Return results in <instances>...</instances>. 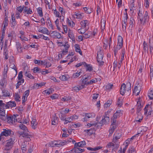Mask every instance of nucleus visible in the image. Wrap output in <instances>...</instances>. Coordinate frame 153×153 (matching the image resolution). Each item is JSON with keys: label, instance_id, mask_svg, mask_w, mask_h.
Wrapping results in <instances>:
<instances>
[{"label": "nucleus", "instance_id": "obj_30", "mask_svg": "<svg viewBox=\"0 0 153 153\" xmlns=\"http://www.w3.org/2000/svg\"><path fill=\"white\" fill-rule=\"evenodd\" d=\"M32 119V120L31 122V125L32 128L34 129H35L36 127V126L37 124V123L36 122L35 119H34V118Z\"/></svg>", "mask_w": 153, "mask_h": 153}, {"label": "nucleus", "instance_id": "obj_55", "mask_svg": "<svg viewBox=\"0 0 153 153\" xmlns=\"http://www.w3.org/2000/svg\"><path fill=\"white\" fill-rule=\"evenodd\" d=\"M44 62H45V65L46 66V67H49L51 65V63L48 61V59H45Z\"/></svg>", "mask_w": 153, "mask_h": 153}, {"label": "nucleus", "instance_id": "obj_3", "mask_svg": "<svg viewBox=\"0 0 153 153\" xmlns=\"http://www.w3.org/2000/svg\"><path fill=\"white\" fill-rule=\"evenodd\" d=\"M131 84L129 82H128L126 85L124 83L121 85L120 89V94L122 95H124L126 91H131Z\"/></svg>", "mask_w": 153, "mask_h": 153}, {"label": "nucleus", "instance_id": "obj_23", "mask_svg": "<svg viewBox=\"0 0 153 153\" xmlns=\"http://www.w3.org/2000/svg\"><path fill=\"white\" fill-rule=\"evenodd\" d=\"M1 90L2 93L3 94L2 95V97H10V93L7 90L5 89H3Z\"/></svg>", "mask_w": 153, "mask_h": 153}, {"label": "nucleus", "instance_id": "obj_50", "mask_svg": "<svg viewBox=\"0 0 153 153\" xmlns=\"http://www.w3.org/2000/svg\"><path fill=\"white\" fill-rule=\"evenodd\" d=\"M113 86V84L109 83L105 86V88L107 90H110L112 88Z\"/></svg>", "mask_w": 153, "mask_h": 153}, {"label": "nucleus", "instance_id": "obj_40", "mask_svg": "<svg viewBox=\"0 0 153 153\" xmlns=\"http://www.w3.org/2000/svg\"><path fill=\"white\" fill-rule=\"evenodd\" d=\"M105 23H106V20L105 19L102 18L101 20V27L105 28Z\"/></svg>", "mask_w": 153, "mask_h": 153}, {"label": "nucleus", "instance_id": "obj_62", "mask_svg": "<svg viewBox=\"0 0 153 153\" xmlns=\"http://www.w3.org/2000/svg\"><path fill=\"white\" fill-rule=\"evenodd\" d=\"M97 81L96 79H93L91 80L90 81L88 82V84L89 85H91L93 83H95L97 82Z\"/></svg>", "mask_w": 153, "mask_h": 153}, {"label": "nucleus", "instance_id": "obj_36", "mask_svg": "<svg viewBox=\"0 0 153 153\" xmlns=\"http://www.w3.org/2000/svg\"><path fill=\"white\" fill-rule=\"evenodd\" d=\"M45 85V83L41 82L39 83H36L34 84V87L36 89H38L39 87H41Z\"/></svg>", "mask_w": 153, "mask_h": 153}, {"label": "nucleus", "instance_id": "obj_15", "mask_svg": "<svg viewBox=\"0 0 153 153\" xmlns=\"http://www.w3.org/2000/svg\"><path fill=\"white\" fill-rule=\"evenodd\" d=\"M86 145V143L85 141L83 140L82 141L79 142L78 143H75V146H77L79 148H82Z\"/></svg>", "mask_w": 153, "mask_h": 153}, {"label": "nucleus", "instance_id": "obj_51", "mask_svg": "<svg viewBox=\"0 0 153 153\" xmlns=\"http://www.w3.org/2000/svg\"><path fill=\"white\" fill-rule=\"evenodd\" d=\"M25 76L27 77L30 79H33L34 78V77L31 74L28 73L27 72H25Z\"/></svg>", "mask_w": 153, "mask_h": 153}, {"label": "nucleus", "instance_id": "obj_18", "mask_svg": "<svg viewBox=\"0 0 153 153\" xmlns=\"http://www.w3.org/2000/svg\"><path fill=\"white\" fill-rule=\"evenodd\" d=\"M16 47L19 53L22 51L23 48L21 44L19 42H16Z\"/></svg>", "mask_w": 153, "mask_h": 153}, {"label": "nucleus", "instance_id": "obj_54", "mask_svg": "<svg viewBox=\"0 0 153 153\" xmlns=\"http://www.w3.org/2000/svg\"><path fill=\"white\" fill-rule=\"evenodd\" d=\"M71 99V98L70 96H68V97H64L62 98V100H63L64 101H68L70 100Z\"/></svg>", "mask_w": 153, "mask_h": 153}, {"label": "nucleus", "instance_id": "obj_53", "mask_svg": "<svg viewBox=\"0 0 153 153\" xmlns=\"http://www.w3.org/2000/svg\"><path fill=\"white\" fill-rule=\"evenodd\" d=\"M59 78L63 81H65L67 80L68 77L65 75H62L60 76Z\"/></svg>", "mask_w": 153, "mask_h": 153}, {"label": "nucleus", "instance_id": "obj_25", "mask_svg": "<svg viewBox=\"0 0 153 153\" xmlns=\"http://www.w3.org/2000/svg\"><path fill=\"white\" fill-rule=\"evenodd\" d=\"M122 114V113L121 112V110H117L116 112L113 115V117L114 119H117V117L120 116Z\"/></svg>", "mask_w": 153, "mask_h": 153}, {"label": "nucleus", "instance_id": "obj_16", "mask_svg": "<svg viewBox=\"0 0 153 153\" xmlns=\"http://www.w3.org/2000/svg\"><path fill=\"white\" fill-rule=\"evenodd\" d=\"M38 31L43 34H46L47 35H49L50 34L49 31L48 29L45 27H40V28L39 29Z\"/></svg>", "mask_w": 153, "mask_h": 153}, {"label": "nucleus", "instance_id": "obj_11", "mask_svg": "<svg viewBox=\"0 0 153 153\" xmlns=\"http://www.w3.org/2000/svg\"><path fill=\"white\" fill-rule=\"evenodd\" d=\"M84 151V149L78 147L77 146H74V148L70 151V152L71 153L73 152V153H82Z\"/></svg>", "mask_w": 153, "mask_h": 153}, {"label": "nucleus", "instance_id": "obj_49", "mask_svg": "<svg viewBox=\"0 0 153 153\" xmlns=\"http://www.w3.org/2000/svg\"><path fill=\"white\" fill-rule=\"evenodd\" d=\"M85 66H86L87 67V70L88 71H92L93 68L92 66L90 65L89 64H85Z\"/></svg>", "mask_w": 153, "mask_h": 153}, {"label": "nucleus", "instance_id": "obj_28", "mask_svg": "<svg viewBox=\"0 0 153 153\" xmlns=\"http://www.w3.org/2000/svg\"><path fill=\"white\" fill-rule=\"evenodd\" d=\"M88 23V21L87 20H82L80 22V24L81 26V27L85 28L87 24Z\"/></svg>", "mask_w": 153, "mask_h": 153}, {"label": "nucleus", "instance_id": "obj_10", "mask_svg": "<svg viewBox=\"0 0 153 153\" xmlns=\"http://www.w3.org/2000/svg\"><path fill=\"white\" fill-rule=\"evenodd\" d=\"M123 46V39L121 36H119L117 39V44L116 47L118 49H120Z\"/></svg>", "mask_w": 153, "mask_h": 153}, {"label": "nucleus", "instance_id": "obj_44", "mask_svg": "<svg viewBox=\"0 0 153 153\" xmlns=\"http://www.w3.org/2000/svg\"><path fill=\"white\" fill-rule=\"evenodd\" d=\"M112 101L110 100H108L107 102L105 103L104 105V107L105 108H107L109 107L110 105L111 104Z\"/></svg>", "mask_w": 153, "mask_h": 153}, {"label": "nucleus", "instance_id": "obj_19", "mask_svg": "<svg viewBox=\"0 0 153 153\" xmlns=\"http://www.w3.org/2000/svg\"><path fill=\"white\" fill-rule=\"evenodd\" d=\"M52 33L53 34L52 36L53 38L60 39L61 38V34L59 32L53 31Z\"/></svg>", "mask_w": 153, "mask_h": 153}, {"label": "nucleus", "instance_id": "obj_24", "mask_svg": "<svg viewBox=\"0 0 153 153\" xmlns=\"http://www.w3.org/2000/svg\"><path fill=\"white\" fill-rule=\"evenodd\" d=\"M92 33L91 31H88L86 33H84L83 35V38L85 39L89 38L90 36H92Z\"/></svg>", "mask_w": 153, "mask_h": 153}, {"label": "nucleus", "instance_id": "obj_32", "mask_svg": "<svg viewBox=\"0 0 153 153\" xmlns=\"http://www.w3.org/2000/svg\"><path fill=\"white\" fill-rule=\"evenodd\" d=\"M102 147L100 146H98L95 147L94 148H92L90 147L87 148L88 150L91 151H95L100 149Z\"/></svg>", "mask_w": 153, "mask_h": 153}, {"label": "nucleus", "instance_id": "obj_20", "mask_svg": "<svg viewBox=\"0 0 153 153\" xmlns=\"http://www.w3.org/2000/svg\"><path fill=\"white\" fill-rule=\"evenodd\" d=\"M59 119L57 117L56 114L53 117V119H52V124L54 125H56L58 124Z\"/></svg>", "mask_w": 153, "mask_h": 153}, {"label": "nucleus", "instance_id": "obj_7", "mask_svg": "<svg viewBox=\"0 0 153 153\" xmlns=\"http://www.w3.org/2000/svg\"><path fill=\"white\" fill-rule=\"evenodd\" d=\"M119 143H114L109 142L107 144L106 147L107 148H109L113 147V149H112V151H115L119 147Z\"/></svg>", "mask_w": 153, "mask_h": 153}, {"label": "nucleus", "instance_id": "obj_48", "mask_svg": "<svg viewBox=\"0 0 153 153\" xmlns=\"http://www.w3.org/2000/svg\"><path fill=\"white\" fill-rule=\"evenodd\" d=\"M96 131V130L95 128H91L89 129V133H88V135L90 136L92 134H93L95 133V131Z\"/></svg>", "mask_w": 153, "mask_h": 153}, {"label": "nucleus", "instance_id": "obj_39", "mask_svg": "<svg viewBox=\"0 0 153 153\" xmlns=\"http://www.w3.org/2000/svg\"><path fill=\"white\" fill-rule=\"evenodd\" d=\"M83 9L86 13L89 14L92 12V8H89L87 7H83Z\"/></svg>", "mask_w": 153, "mask_h": 153}, {"label": "nucleus", "instance_id": "obj_5", "mask_svg": "<svg viewBox=\"0 0 153 153\" xmlns=\"http://www.w3.org/2000/svg\"><path fill=\"white\" fill-rule=\"evenodd\" d=\"M145 114L151 115L153 113V106L152 105H146L144 108Z\"/></svg>", "mask_w": 153, "mask_h": 153}, {"label": "nucleus", "instance_id": "obj_35", "mask_svg": "<svg viewBox=\"0 0 153 153\" xmlns=\"http://www.w3.org/2000/svg\"><path fill=\"white\" fill-rule=\"evenodd\" d=\"M14 97L16 101L17 102L20 101L21 97L18 93H15L14 95Z\"/></svg>", "mask_w": 153, "mask_h": 153}, {"label": "nucleus", "instance_id": "obj_59", "mask_svg": "<svg viewBox=\"0 0 153 153\" xmlns=\"http://www.w3.org/2000/svg\"><path fill=\"white\" fill-rule=\"evenodd\" d=\"M148 96L150 99H153V91H151L148 94Z\"/></svg>", "mask_w": 153, "mask_h": 153}, {"label": "nucleus", "instance_id": "obj_57", "mask_svg": "<svg viewBox=\"0 0 153 153\" xmlns=\"http://www.w3.org/2000/svg\"><path fill=\"white\" fill-rule=\"evenodd\" d=\"M65 122H64L65 124L68 123H70L72 121L71 118L70 117L66 118L65 120Z\"/></svg>", "mask_w": 153, "mask_h": 153}, {"label": "nucleus", "instance_id": "obj_13", "mask_svg": "<svg viewBox=\"0 0 153 153\" xmlns=\"http://www.w3.org/2000/svg\"><path fill=\"white\" fill-rule=\"evenodd\" d=\"M91 79V77L89 76L87 77H84V76L82 77V79L81 80L82 82V84L84 86L85 85H89V84H88V81Z\"/></svg>", "mask_w": 153, "mask_h": 153}, {"label": "nucleus", "instance_id": "obj_14", "mask_svg": "<svg viewBox=\"0 0 153 153\" xmlns=\"http://www.w3.org/2000/svg\"><path fill=\"white\" fill-rule=\"evenodd\" d=\"M5 111L4 109H0V118L2 120H5Z\"/></svg>", "mask_w": 153, "mask_h": 153}, {"label": "nucleus", "instance_id": "obj_31", "mask_svg": "<svg viewBox=\"0 0 153 153\" xmlns=\"http://www.w3.org/2000/svg\"><path fill=\"white\" fill-rule=\"evenodd\" d=\"M19 127L20 129L23 130V132H27L28 131L27 127L23 124H20L19 125Z\"/></svg>", "mask_w": 153, "mask_h": 153}, {"label": "nucleus", "instance_id": "obj_21", "mask_svg": "<svg viewBox=\"0 0 153 153\" xmlns=\"http://www.w3.org/2000/svg\"><path fill=\"white\" fill-rule=\"evenodd\" d=\"M7 105L8 108L10 107L11 108L14 107L16 106V104L15 101H10L9 102H7Z\"/></svg>", "mask_w": 153, "mask_h": 153}, {"label": "nucleus", "instance_id": "obj_1", "mask_svg": "<svg viewBox=\"0 0 153 153\" xmlns=\"http://www.w3.org/2000/svg\"><path fill=\"white\" fill-rule=\"evenodd\" d=\"M138 18L140 19L142 24H144L149 20V17L148 12L147 11L144 12L142 10H140V8L139 11L138 13Z\"/></svg>", "mask_w": 153, "mask_h": 153}, {"label": "nucleus", "instance_id": "obj_58", "mask_svg": "<svg viewBox=\"0 0 153 153\" xmlns=\"http://www.w3.org/2000/svg\"><path fill=\"white\" fill-rule=\"evenodd\" d=\"M60 114H61V115H59V117L61 120H65L66 118L65 117V115L62 114L61 112H60Z\"/></svg>", "mask_w": 153, "mask_h": 153}, {"label": "nucleus", "instance_id": "obj_33", "mask_svg": "<svg viewBox=\"0 0 153 153\" xmlns=\"http://www.w3.org/2000/svg\"><path fill=\"white\" fill-rule=\"evenodd\" d=\"M75 51L76 52H78L81 55H82V51L80 49L79 45L76 44L75 45Z\"/></svg>", "mask_w": 153, "mask_h": 153}, {"label": "nucleus", "instance_id": "obj_61", "mask_svg": "<svg viewBox=\"0 0 153 153\" xmlns=\"http://www.w3.org/2000/svg\"><path fill=\"white\" fill-rule=\"evenodd\" d=\"M19 38L21 39L22 41H28V39L26 37H25V36H20L19 37Z\"/></svg>", "mask_w": 153, "mask_h": 153}, {"label": "nucleus", "instance_id": "obj_56", "mask_svg": "<svg viewBox=\"0 0 153 153\" xmlns=\"http://www.w3.org/2000/svg\"><path fill=\"white\" fill-rule=\"evenodd\" d=\"M81 73L82 72L81 71H80L79 73L77 72L75 74H74L73 75L72 77L74 78H76L79 76Z\"/></svg>", "mask_w": 153, "mask_h": 153}, {"label": "nucleus", "instance_id": "obj_22", "mask_svg": "<svg viewBox=\"0 0 153 153\" xmlns=\"http://www.w3.org/2000/svg\"><path fill=\"white\" fill-rule=\"evenodd\" d=\"M116 128V125H113L111 126L110 127V128L109 129V136H111L112 134L114 132V131L115 129Z\"/></svg>", "mask_w": 153, "mask_h": 153}, {"label": "nucleus", "instance_id": "obj_17", "mask_svg": "<svg viewBox=\"0 0 153 153\" xmlns=\"http://www.w3.org/2000/svg\"><path fill=\"white\" fill-rule=\"evenodd\" d=\"M103 58V56H98L97 57V60L99 63V66H101L103 65L104 64V62L103 61L102 59Z\"/></svg>", "mask_w": 153, "mask_h": 153}, {"label": "nucleus", "instance_id": "obj_26", "mask_svg": "<svg viewBox=\"0 0 153 153\" xmlns=\"http://www.w3.org/2000/svg\"><path fill=\"white\" fill-rule=\"evenodd\" d=\"M8 108L7 103L6 104L3 102L2 100H0V109H5Z\"/></svg>", "mask_w": 153, "mask_h": 153}, {"label": "nucleus", "instance_id": "obj_38", "mask_svg": "<svg viewBox=\"0 0 153 153\" xmlns=\"http://www.w3.org/2000/svg\"><path fill=\"white\" fill-rule=\"evenodd\" d=\"M68 36L72 40H74L75 38L74 36V34L72 31L70 30L68 32Z\"/></svg>", "mask_w": 153, "mask_h": 153}, {"label": "nucleus", "instance_id": "obj_43", "mask_svg": "<svg viewBox=\"0 0 153 153\" xmlns=\"http://www.w3.org/2000/svg\"><path fill=\"white\" fill-rule=\"evenodd\" d=\"M24 82V79H23L22 80L19 81L16 85V89L18 88L19 86L21 85V83H23Z\"/></svg>", "mask_w": 153, "mask_h": 153}, {"label": "nucleus", "instance_id": "obj_63", "mask_svg": "<svg viewBox=\"0 0 153 153\" xmlns=\"http://www.w3.org/2000/svg\"><path fill=\"white\" fill-rule=\"evenodd\" d=\"M141 107L140 106L137 107V114L138 115H140L141 114Z\"/></svg>", "mask_w": 153, "mask_h": 153}, {"label": "nucleus", "instance_id": "obj_45", "mask_svg": "<svg viewBox=\"0 0 153 153\" xmlns=\"http://www.w3.org/2000/svg\"><path fill=\"white\" fill-rule=\"evenodd\" d=\"M128 153H136V151L133 146H131L129 148L128 150Z\"/></svg>", "mask_w": 153, "mask_h": 153}, {"label": "nucleus", "instance_id": "obj_2", "mask_svg": "<svg viewBox=\"0 0 153 153\" xmlns=\"http://www.w3.org/2000/svg\"><path fill=\"white\" fill-rule=\"evenodd\" d=\"M15 137L14 136H10L9 140L6 141V144L4 146V149L6 150H10L12 148L15 140Z\"/></svg>", "mask_w": 153, "mask_h": 153}, {"label": "nucleus", "instance_id": "obj_41", "mask_svg": "<svg viewBox=\"0 0 153 153\" xmlns=\"http://www.w3.org/2000/svg\"><path fill=\"white\" fill-rule=\"evenodd\" d=\"M120 98L122 99V98L120 97L118 99L117 103L118 106L119 107H121L123 104V100Z\"/></svg>", "mask_w": 153, "mask_h": 153}, {"label": "nucleus", "instance_id": "obj_6", "mask_svg": "<svg viewBox=\"0 0 153 153\" xmlns=\"http://www.w3.org/2000/svg\"><path fill=\"white\" fill-rule=\"evenodd\" d=\"M122 136V133L119 130H117L115 132L112 139V142L114 143H119L118 140Z\"/></svg>", "mask_w": 153, "mask_h": 153}, {"label": "nucleus", "instance_id": "obj_12", "mask_svg": "<svg viewBox=\"0 0 153 153\" xmlns=\"http://www.w3.org/2000/svg\"><path fill=\"white\" fill-rule=\"evenodd\" d=\"M13 134V131L8 129L7 130L5 129L3 131L1 132V136H5L6 137L11 135Z\"/></svg>", "mask_w": 153, "mask_h": 153}, {"label": "nucleus", "instance_id": "obj_27", "mask_svg": "<svg viewBox=\"0 0 153 153\" xmlns=\"http://www.w3.org/2000/svg\"><path fill=\"white\" fill-rule=\"evenodd\" d=\"M103 48L104 49H106L108 48V45H109V48H110L111 44L110 42H109V41L108 40H106L105 42H103Z\"/></svg>", "mask_w": 153, "mask_h": 153}, {"label": "nucleus", "instance_id": "obj_46", "mask_svg": "<svg viewBox=\"0 0 153 153\" xmlns=\"http://www.w3.org/2000/svg\"><path fill=\"white\" fill-rule=\"evenodd\" d=\"M37 12L39 16L40 17H42L43 16V13L42 10V8L41 7H39L37 9Z\"/></svg>", "mask_w": 153, "mask_h": 153}, {"label": "nucleus", "instance_id": "obj_64", "mask_svg": "<svg viewBox=\"0 0 153 153\" xmlns=\"http://www.w3.org/2000/svg\"><path fill=\"white\" fill-rule=\"evenodd\" d=\"M150 76L151 77L153 76V65H152L151 66L150 68Z\"/></svg>", "mask_w": 153, "mask_h": 153}, {"label": "nucleus", "instance_id": "obj_37", "mask_svg": "<svg viewBox=\"0 0 153 153\" xmlns=\"http://www.w3.org/2000/svg\"><path fill=\"white\" fill-rule=\"evenodd\" d=\"M143 50L145 52L147 51L148 52V46L147 43H146L145 41H144L143 43Z\"/></svg>", "mask_w": 153, "mask_h": 153}, {"label": "nucleus", "instance_id": "obj_29", "mask_svg": "<svg viewBox=\"0 0 153 153\" xmlns=\"http://www.w3.org/2000/svg\"><path fill=\"white\" fill-rule=\"evenodd\" d=\"M73 17L77 19H82L83 18V16L81 14L79 13H75V14L73 15Z\"/></svg>", "mask_w": 153, "mask_h": 153}, {"label": "nucleus", "instance_id": "obj_47", "mask_svg": "<svg viewBox=\"0 0 153 153\" xmlns=\"http://www.w3.org/2000/svg\"><path fill=\"white\" fill-rule=\"evenodd\" d=\"M8 70V65H7L6 67H4V71L3 74V76H7V74Z\"/></svg>", "mask_w": 153, "mask_h": 153}, {"label": "nucleus", "instance_id": "obj_9", "mask_svg": "<svg viewBox=\"0 0 153 153\" xmlns=\"http://www.w3.org/2000/svg\"><path fill=\"white\" fill-rule=\"evenodd\" d=\"M6 118L7 122L9 123H11L13 124V122H15V121H17L16 116L14 114L11 117L8 116L7 115Z\"/></svg>", "mask_w": 153, "mask_h": 153}, {"label": "nucleus", "instance_id": "obj_34", "mask_svg": "<svg viewBox=\"0 0 153 153\" xmlns=\"http://www.w3.org/2000/svg\"><path fill=\"white\" fill-rule=\"evenodd\" d=\"M26 146L27 142H25V141L23 142L22 143L21 145V148L23 152H24L23 151L25 152L26 151Z\"/></svg>", "mask_w": 153, "mask_h": 153}, {"label": "nucleus", "instance_id": "obj_42", "mask_svg": "<svg viewBox=\"0 0 153 153\" xmlns=\"http://www.w3.org/2000/svg\"><path fill=\"white\" fill-rule=\"evenodd\" d=\"M61 43L62 44V46H63L65 48V50H68V48L70 47L69 45L68 44V42H66L65 43V44H63V43L60 42H58V43Z\"/></svg>", "mask_w": 153, "mask_h": 153}, {"label": "nucleus", "instance_id": "obj_60", "mask_svg": "<svg viewBox=\"0 0 153 153\" xmlns=\"http://www.w3.org/2000/svg\"><path fill=\"white\" fill-rule=\"evenodd\" d=\"M102 48L100 47H99V50L97 52V56H103L102 51H101Z\"/></svg>", "mask_w": 153, "mask_h": 153}, {"label": "nucleus", "instance_id": "obj_4", "mask_svg": "<svg viewBox=\"0 0 153 153\" xmlns=\"http://www.w3.org/2000/svg\"><path fill=\"white\" fill-rule=\"evenodd\" d=\"M17 133L19 137H23L24 140L26 142L29 141L30 140V135H29V134L27 133V132L18 131H17Z\"/></svg>", "mask_w": 153, "mask_h": 153}, {"label": "nucleus", "instance_id": "obj_8", "mask_svg": "<svg viewBox=\"0 0 153 153\" xmlns=\"http://www.w3.org/2000/svg\"><path fill=\"white\" fill-rule=\"evenodd\" d=\"M109 118L108 115L105 114L102 117V120L100 122V123L102 125L108 124L109 121Z\"/></svg>", "mask_w": 153, "mask_h": 153}, {"label": "nucleus", "instance_id": "obj_52", "mask_svg": "<svg viewBox=\"0 0 153 153\" xmlns=\"http://www.w3.org/2000/svg\"><path fill=\"white\" fill-rule=\"evenodd\" d=\"M8 20L7 17H5L3 22V24L4 25V27H6L8 25Z\"/></svg>", "mask_w": 153, "mask_h": 153}]
</instances>
